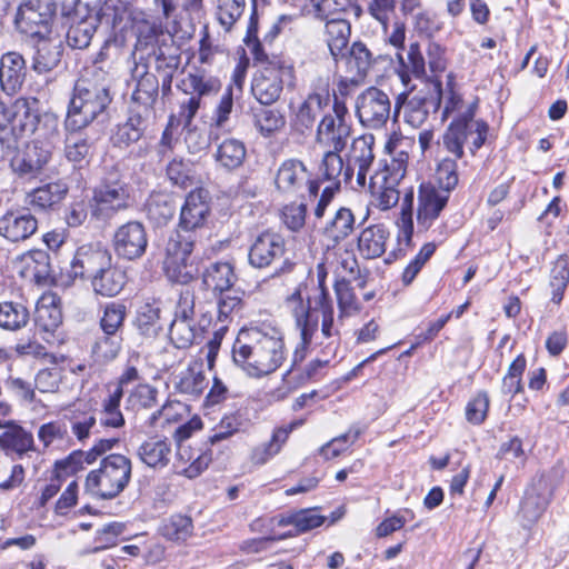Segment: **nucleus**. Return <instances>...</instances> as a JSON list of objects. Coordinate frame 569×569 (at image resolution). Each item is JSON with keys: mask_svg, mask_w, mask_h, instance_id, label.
I'll use <instances>...</instances> for the list:
<instances>
[{"mask_svg": "<svg viewBox=\"0 0 569 569\" xmlns=\"http://www.w3.org/2000/svg\"><path fill=\"white\" fill-rule=\"evenodd\" d=\"M232 359L252 378L276 372L287 359L282 331L271 325L241 329L232 347Z\"/></svg>", "mask_w": 569, "mask_h": 569, "instance_id": "nucleus-1", "label": "nucleus"}, {"mask_svg": "<svg viewBox=\"0 0 569 569\" xmlns=\"http://www.w3.org/2000/svg\"><path fill=\"white\" fill-rule=\"evenodd\" d=\"M110 86L102 72L80 78L73 88L64 128L82 130L103 114L111 103Z\"/></svg>", "mask_w": 569, "mask_h": 569, "instance_id": "nucleus-2", "label": "nucleus"}, {"mask_svg": "<svg viewBox=\"0 0 569 569\" xmlns=\"http://www.w3.org/2000/svg\"><path fill=\"white\" fill-rule=\"evenodd\" d=\"M251 53L256 62L263 64L256 72L251 83V92L261 104L274 103L280 98L284 86L289 89L296 87L292 63L276 56L269 57L261 43H256Z\"/></svg>", "mask_w": 569, "mask_h": 569, "instance_id": "nucleus-3", "label": "nucleus"}, {"mask_svg": "<svg viewBox=\"0 0 569 569\" xmlns=\"http://www.w3.org/2000/svg\"><path fill=\"white\" fill-rule=\"evenodd\" d=\"M37 137L10 159V168L21 179H34L50 162L53 138L58 134V122L51 116L37 121Z\"/></svg>", "mask_w": 569, "mask_h": 569, "instance_id": "nucleus-4", "label": "nucleus"}, {"mask_svg": "<svg viewBox=\"0 0 569 569\" xmlns=\"http://www.w3.org/2000/svg\"><path fill=\"white\" fill-rule=\"evenodd\" d=\"M478 103H469L465 111L455 117L442 134L443 148L457 159L463 157V147L475 154L488 136L489 127L483 120H475Z\"/></svg>", "mask_w": 569, "mask_h": 569, "instance_id": "nucleus-5", "label": "nucleus"}, {"mask_svg": "<svg viewBox=\"0 0 569 569\" xmlns=\"http://www.w3.org/2000/svg\"><path fill=\"white\" fill-rule=\"evenodd\" d=\"M131 473L132 462L127 456L110 453L101 460L98 469L88 473L84 487L100 499H113L127 488Z\"/></svg>", "mask_w": 569, "mask_h": 569, "instance_id": "nucleus-6", "label": "nucleus"}, {"mask_svg": "<svg viewBox=\"0 0 569 569\" xmlns=\"http://www.w3.org/2000/svg\"><path fill=\"white\" fill-rule=\"evenodd\" d=\"M197 241L198 233L179 227L170 234L166 244L163 270L171 282L187 284L194 279L197 268L190 257Z\"/></svg>", "mask_w": 569, "mask_h": 569, "instance_id": "nucleus-7", "label": "nucleus"}, {"mask_svg": "<svg viewBox=\"0 0 569 569\" xmlns=\"http://www.w3.org/2000/svg\"><path fill=\"white\" fill-rule=\"evenodd\" d=\"M408 153L385 160L382 168L370 177L371 203L381 211L393 208L400 198L399 186L406 177Z\"/></svg>", "mask_w": 569, "mask_h": 569, "instance_id": "nucleus-8", "label": "nucleus"}, {"mask_svg": "<svg viewBox=\"0 0 569 569\" xmlns=\"http://www.w3.org/2000/svg\"><path fill=\"white\" fill-rule=\"evenodd\" d=\"M289 301L297 303L292 311L300 309L307 311L310 318L316 320L317 328L319 327V318H321V337L326 340V343L320 341V345H325L329 352H336L340 345L341 333L339 321L335 320V309L329 292L321 291L320 296L308 297L305 303L300 290H296L289 297Z\"/></svg>", "mask_w": 569, "mask_h": 569, "instance_id": "nucleus-9", "label": "nucleus"}, {"mask_svg": "<svg viewBox=\"0 0 569 569\" xmlns=\"http://www.w3.org/2000/svg\"><path fill=\"white\" fill-rule=\"evenodd\" d=\"M131 206L129 183L116 176L104 178L92 191L89 202L91 217L107 221Z\"/></svg>", "mask_w": 569, "mask_h": 569, "instance_id": "nucleus-10", "label": "nucleus"}, {"mask_svg": "<svg viewBox=\"0 0 569 569\" xmlns=\"http://www.w3.org/2000/svg\"><path fill=\"white\" fill-rule=\"evenodd\" d=\"M349 111L343 99L333 94L332 110L325 113L318 123L316 143L325 149L342 151L351 136Z\"/></svg>", "mask_w": 569, "mask_h": 569, "instance_id": "nucleus-11", "label": "nucleus"}, {"mask_svg": "<svg viewBox=\"0 0 569 569\" xmlns=\"http://www.w3.org/2000/svg\"><path fill=\"white\" fill-rule=\"evenodd\" d=\"M220 81L203 70L196 69L188 72L177 84L184 94L190 96L179 107V120L183 126H190L201 107L203 97L217 93L220 90Z\"/></svg>", "mask_w": 569, "mask_h": 569, "instance_id": "nucleus-12", "label": "nucleus"}, {"mask_svg": "<svg viewBox=\"0 0 569 569\" xmlns=\"http://www.w3.org/2000/svg\"><path fill=\"white\" fill-rule=\"evenodd\" d=\"M38 116L30 112L27 103H14L0 99V143L7 149L16 148L17 134L37 130Z\"/></svg>", "mask_w": 569, "mask_h": 569, "instance_id": "nucleus-13", "label": "nucleus"}, {"mask_svg": "<svg viewBox=\"0 0 569 569\" xmlns=\"http://www.w3.org/2000/svg\"><path fill=\"white\" fill-rule=\"evenodd\" d=\"M56 13L52 0H26L16 16L18 30L31 38L51 34V23Z\"/></svg>", "mask_w": 569, "mask_h": 569, "instance_id": "nucleus-14", "label": "nucleus"}, {"mask_svg": "<svg viewBox=\"0 0 569 569\" xmlns=\"http://www.w3.org/2000/svg\"><path fill=\"white\" fill-rule=\"evenodd\" d=\"M392 103L388 93L369 87L356 100V114L363 127L381 129L390 119Z\"/></svg>", "mask_w": 569, "mask_h": 569, "instance_id": "nucleus-15", "label": "nucleus"}, {"mask_svg": "<svg viewBox=\"0 0 569 569\" xmlns=\"http://www.w3.org/2000/svg\"><path fill=\"white\" fill-rule=\"evenodd\" d=\"M274 183L282 194L293 197L298 196L306 187L309 193L317 196L319 184L310 179V173L301 160H284L278 168Z\"/></svg>", "mask_w": 569, "mask_h": 569, "instance_id": "nucleus-16", "label": "nucleus"}, {"mask_svg": "<svg viewBox=\"0 0 569 569\" xmlns=\"http://www.w3.org/2000/svg\"><path fill=\"white\" fill-rule=\"evenodd\" d=\"M114 253L124 260L141 258L148 247V233L140 221H128L118 227L112 237Z\"/></svg>", "mask_w": 569, "mask_h": 569, "instance_id": "nucleus-17", "label": "nucleus"}, {"mask_svg": "<svg viewBox=\"0 0 569 569\" xmlns=\"http://www.w3.org/2000/svg\"><path fill=\"white\" fill-rule=\"evenodd\" d=\"M286 252L284 238L276 231L264 230L252 239L248 259L253 268L263 269L282 259Z\"/></svg>", "mask_w": 569, "mask_h": 569, "instance_id": "nucleus-18", "label": "nucleus"}, {"mask_svg": "<svg viewBox=\"0 0 569 569\" xmlns=\"http://www.w3.org/2000/svg\"><path fill=\"white\" fill-rule=\"evenodd\" d=\"M552 497V488L546 476H540L525 491L518 516L525 528L532 526L546 511Z\"/></svg>", "mask_w": 569, "mask_h": 569, "instance_id": "nucleus-19", "label": "nucleus"}, {"mask_svg": "<svg viewBox=\"0 0 569 569\" xmlns=\"http://www.w3.org/2000/svg\"><path fill=\"white\" fill-rule=\"evenodd\" d=\"M210 214L209 192L203 188L190 191L181 207L179 228L196 232L201 229Z\"/></svg>", "mask_w": 569, "mask_h": 569, "instance_id": "nucleus-20", "label": "nucleus"}, {"mask_svg": "<svg viewBox=\"0 0 569 569\" xmlns=\"http://www.w3.org/2000/svg\"><path fill=\"white\" fill-rule=\"evenodd\" d=\"M112 260L111 253L100 247L84 244L77 249L71 261V273L74 277L92 279L99 271H103Z\"/></svg>", "mask_w": 569, "mask_h": 569, "instance_id": "nucleus-21", "label": "nucleus"}, {"mask_svg": "<svg viewBox=\"0 0 569 569\" xmlns=\"http://www.w3.org/2000/svg\"><path fill=\"white\" fill-rule=\"evenodd\" d=\"M372 147V136H361L352 141L348 166L345 171V182H349L353 171L357 170V183L365 187L367 173L375 160Z\"/></svg>", "mask_w": 569, "mask_h": 569, "instance_id": "nucleus-22", "label": "nucleus"}, {"mask_svg": "<svg viewBox=\"0 0 569 569\" xmlns=\"http://www.w3.org/2000/svg\"><path fill=\"white\" fill-rule=\"evenodd\" d=\"M37 230V218L26 209L10 210L0 217V234L11 242L27 240Z\"/></svg>", "mask_w": 569, "mask_h": 569, "instance_id": "nucleus-23", "label": "nucleus"}, {"mask_svg": "<svg viewBox=\"0 0 569 569\" xmlns=\"http://www.w3.org/2000/svg\"><path fill=\"white\" fill-rule=\"evenodd\" d=\"M448 200L447 191H440L432 183H421L418 193V224L429 228L438 219Z\"/></svg>", "mask_w": 569, "mask_h": 569, "instance_id": "nucleus-24", "label": "nucleus"}, {"mask_svg": "<svg viewBox=\"0 0 569 569\" xmlns=\"http://www.w3.org/2000/svg\"><path fill=\"white\" fill-rule=\"evenodd\" d=\"M329 101L328 92L309 93L299 104L295 113V118L292 120L295 130L302 134L311 132L317 119L323 113Z\"/></svg>", "mask_w": 569, "mask_h": 569, "instance_id": "nucleus-25", "label": "nucleus"}, {"mask_svg": "<svg viewBox=\"0 0 569 569\" xmlns=\"http://www.w3.org/2000/svg\"><path fill=\"white\" fill-rule=\"evenodd\" d=\"M133 78L137 83L131 99L146 113H150L158 98L159 80L156 74L147 70L146 66H136Z\"/></svg>", "mask_w": 569, "mask_h": 569, "instance_id": "nucleus-26", "label": "nucleus"}, {"mask_svg": "<svg viewBox=\"0 0 569 569\" xmlns=\"http://www.w3.org/2000/svg\"><path fill=\"white\" fill-rule=\"evenodd\" d=\"M68 191L69 187L62 180L49 182L28 192L26 203L38 211L53 210L64 200Z\"/></svg>", "mask_w": 569, "mask_h": 569, "instance_id": "nucleus-27", "label": "nucleus"}, {"mask_svg": "<svg viewBox=\"0 0 569 569\" xmlns=\"http://www.w3.org/2000/svg\"><path fill=\"white\" fill-rule=\"evenodd\" d=\"M36 52L32 61V69L38 73H47L54 69L60 62L62 54L61 41L52 38L50 34L46 37H36Z\"/></svg>", "mask_w": 569, "mask_h": 569, "instance_id": "nucleus-28", "label": "nucleus"}, {"mask_svg": "<svg viewBox=\"0 0 569 569\" xmlns=\"http://www.w3.org/2000/svg\"><path fill=\"white\" fill-rule=\"evenodd\" d=\"M59 299L56 295H43L36 307L34 323L38 331L53 335L62 323V312L58 305Z\"/></svg>", "mask_w": 569, "mask_h": 569, "instance_id": "nucleus-29", "label": "nucleus"}, {"mask_svg": "<svg viewBox=\"0 0 569 569\" xmlns=\"http://www.w3.org/2000/svg\"><path fill=\"white\" fill-rule=\"evenodd\" d=\"M24 59L20 53L8 52L0 61V86L7 94L16 93L23 83Z\"/></svg>", "mask_w": 569, "mask_h": 569, "instance_id": "nucleus-30", "label": "nucleus"}, {"mask_svg": "<svg viewBox=\"0 0 569 569\" xmlns=\"http://www.w3.org/2000/svg\"><path fill=\"white\" fill-rule=\"evenodd\" d=\"M234 280L233 268L228 262H213L203 270L201 276L203 289L211 291L213 296L232 290Z\"/></svg>", "mask_w": 569, "mask_h": 569, "instance_id": "nucleus-31", "label": "nucleus"}, {"mask_svg": "<svg viewBox=\"0 0 569 569\" xmlns=\"http://www.w3.org/2000/svg\"><path fill=\"white\" fill-rule=\"evenodd\" d=\"M127 282V274L124 270L112 264V260L103 271H99L90 283L96 295L112 298L118 296Z\"/></svg>", "mask_w": 569, "mask_h": 569, "instance_id": "nucleus-32", "label": "nucleus"}, {"mask_svg": "<svg viewBox=\"0 0 569 569\" xmlns=\"http://www.w3.org/2000/svg\"><path fill=\"white\" fill-rule=\"evenodd\" d=\"M390 232L386 226L372 224L365 228L358 237V250L366 259H376L386 252Z\"/></svg>", "mask_w": 569, "mask_h": 569, "instance_id": "nucleus-33", "label": "nucleus"}, {"mask_svg": "<svg viewBox=\"0 0 569 569\" xmlns=\"http://www.w3.org/2000/svg\"><path fill=\"white\" fill-rule=\"evenodd\" d=\"M295 327L299 331L300 342L297 345L292 355V366L289 372L293 371L307 357L312 337L317 331V322L310 318L307 311L302 309L292 311Z\"/></svg>", "mask_w": 569, "mask_h": 569, "instance_id": "nucleus-34", "label": "nucleus"}, {"mask_svg": "<svg viewBox=\"0 0 569 569\" xmlns=\"http://www.w3.org/2000/svg\"><path fill=\"white\" fill-rule=\"evenodd\" d=\"M170 455V442L157 437L144 440L137 449L140 461L152 469H162L168 466Z\"/></svg>", "mask_w": 569, "mask_h": 569, "instance_id": "nucleus-35", "label": "nucleus"}, {"mask_svg": "<svg viewBox=\"0 0 569 569\" xmlns=\"http://www.w3.org/2000/svg\"><path fill=\"white\" fill-rule=\"evenodd\" d=\"M211 462V455L208 452H194L190 447L179 445L174 467L179 475L189 479L201 475Z\"/></svg>", "mask_w": 569, "mask_h": 569, "instance_id": "nucleus-36", "label": "nucleus"}, {"mask_svg": "<svg viewBox=\"0 0 569 569\" xmlns=\"http://www.w3.org/2000/svg\"><path fill=\"white\" fill-rule=\"evenodd\" d=\"M64 156L74 167L82 168L89 163L92 153V142L82 130L66 129Z\"/></svg>", "mask_w": 569, "mask_h": 569, "instance_id": "nucleus-37", "label": "nucleus"}, {"mask_svg": "<svg viewBox=\"0 0 569 569\" xmlns=\"http://www.w3.org/2000/svg\"><path fill=\"white\" fill-rule=\"evenodd\" d=\"M0 448L7 453L13 452L22 457L28 451L34 450L33 436L21 426L10 421L6 431L0 435Z\"/></svg>", "mask_w": 569, "mask_h": 569, "instance_id": "nucleus-38", "label": "nucleus"}, {"mask_svg": "<svg viewBox=\"0 0 569 569\" xmlns=\"http://www.w3.org/2000/svg\"><path fill=\"white\" fill-rule=\"evenodd\" d=\"M325 519L326 518L323 516L318 513L317 509H301L295 512L282 515L278 519V526H293L295 531H289L288 533L281 536L280 539L286 537H293L298 533H303L318 528L325 522Z\"/></svg>", "mask_w": 569, "mask_h": 569, "instance_id": "nucleus-39", "label": "nucleus"}, {"mask_svg": "<svg viewBox=\"0 0 569 569\" xmlns=\"http://www.w3.org/2000/svg\"><path fill=\"white\" fill-rule=\"evenodd\" d=\"M100 23L98 13L90 12L80 20L73 21L67 32V42L73 49L89 47Z\"/></svg>", "mask_w": 569, "mask_h": 569, "instance_id": "nucleus-40", "label": "nucleus"}, {"mask_svg": "<svg viewBox=\"0 0 569 569\" xmlns=\"http://www.w3.org/2000/svg\"><path fill=\"white\" fill-rule=\"evenodd\" d=\"M246 156L244 143L236 138H228L218 144L214 159L220 168L231 171L243 164Z\"/></svg>", "mask_w": 569, "mask_h": 569, "instance_id": "nucleus-41", "label": "nucleus"}, {"mask_svg": "<svg viewBox=\"0 0 569 569\" xmlns=\"http://www.w3.org/2000/svg\"><path fill=\"white\" fill-rule=\"evenodd\" d=\"M413 201H415V192L413 188L410 187L403 193L402 203H401V212L400 218L398 220V244L399 252L405 256L406 250L411 247L412 233H413Z\"/></svg>", "mask_w": 569, "mask_h": 569, "instance_id": "nucleus-42", "label": "nucleus"}, {"mask_svg": "<svg viewBox=\"0 0 569 569\" xmlns=\"http://www.w3.org/2000/svg\"><path fill=\"white\" fill-rule=\"evenodd\" d=\"M397 58L400 64L398 74L405 86L409 84L411 77L421 79L426 76L425 58L417 42L409 46L406 59L401 52L397 53Z\"/></svg>", "mask_w": 569, "mask_h": 569, "instance_id": "nucleus-43", "label": "nucleus"}, {"mask_svg": "<svg viewBox=\"0 0 569 569\" xmlns=\"http://www.w3.org/2000/svg\"><path fill=\"white\" fill-rule=\"evenodd\" d=\"M351 32L350 23L345 18H333L326 22V41L335 60L343 56Z\"/></svg>", "mask_w": 569, "mask_h": 569, "instance_id": "nucleus-44", "label": "nucleus"}, {"mask_svg": "<svg viewBox=\"0 0 569 569\" xmlns=\"http://www.w3.org/2000/svg\"><path fill=\"white\" fill-rule=\"evenodd\" d=\"M30 320L27 306L17 301L0 302V328L7 331H18L24 328Z\"/></svg>", "mask_w": 569, "mask_h": 569, "instance_id": "nucleus-45", "label": "nucleus"}, {"mask_svg": "<svg viewBox=\"0 0 569 569\" xmlns=\"http://www.w3.org/2000/svg\"><path fill=\"white\" fill-rule=\"evenodd\" d=\"M146 130V120L142 114L133 113L126 122L119 124L112 137L113 144L120 148H127L138 142Z\"/></svg>", "mask_w": 569, "mask_h": 569, "instance_id": "nucleus-46", "label": "nucleus"}, {"mask_svg": "<svg viewBox=\"0 0 569 569\" xmlns=\"http://www.w3.org/2000/svg\"><path fill=\"white\" fill-rule=\"evenodd\" d=\"M435 87L438 92V99L437 102H435V107L439 108L440 103L443 102V108L441 111V121H446L452 114H456L457 117L459 116V113L466 110L468 104H465L461 94H459L455 90L452 76H448L447 88L443 93L441 89V83L439 81L435 83Z\"/></svg>", "mask_w": 569, "mask_h": 569, "instance_id": "nucleus-47", "label": "nucleus"}, {"mask_svg": "<svg viewBox=\"0 0 569 569\" xmlns=\"http://www.w3.org/2000/svg\"><path fill=\"white\" fill-rule=\"evenodd\" d=\"M355 229V216L350 209L341 207L338 209L331 218L325 229L323 234L332 240L335 243H338L346 239L348 236L352 233Z\"/></svg>", "mask_w": 569, "mask_h": 569, "instance_id": "nucleus-48", "label": "nucleus"}, {"mask_svg": "<svg viewBox=\"0 0 569 569\" xmlns=\"http://www.w3.org/2000/svg\"><path fill=\"white\" fill-rule=\"evenodd\" d=\"M123 391L114 389L102 400L99 415L100 425L106 428H121L124 426V417L120 410Z\"/></svg>", "mask_w": 569, "mask_h": 569, "instance_id": "nucleus-49", "label": "nucleus"}, {"mask_svg": "<svg viewBox=\"0 0 569 569\" xmlns=\"http://www.w3.org/2000/svg\"><path fill=\"white\" fill-rule=\"evenodd\" d=\"M161 309L157 302H146L139 307L136 316V327L146 337H156L162 329L160 325Z\"/></svg>", "mask_w": 569, "mask_h": 569, "instance_id": "nucleus-50", "label": "nucleus"}, {"mask_svg": "<svg viewBox=\"0 0 569 569\" xmlns=\"http://www.w3.org/2000/svg\"><path fill=\"white\" fill-rule=\"evenodd\" d=\"M340 152L327 149L319 167L320 178L330 182L329 187H335L336 189H340L341 178L345 180L346 171Z\"/></svg>", "mask_w": 569, "mask_h": 569, "instance_id": "nucleus-51", "label": "nucleus"}, {"mask_svg": "<svg viewBox=\"0 0 569 569\" xmlns=\"http://www.w3.org/2000/svg\"><path fill=\"white\" fill-rule=\"evenodd\" d=\"M233 109V89L229 86L213 110L210 122V137H219L220 131H229L228 122Z\"/></svg>", "mask_w": 569, "mask_h": 569, "instance_id": "nucleus-52", "label": "nucleus"}, {"mask_svg": "<svg viewBox=\"0 0 569 569\" xmlns=\"http://www.w3.org/2000/svg\"><path fill=\"white\" fill-rule=\"evenodd\" d=\"M127 317V307L122 302H108L102 310L100 328L106 336H117L123 328Z\"/></svg>", "mask_w": 569, "mask_h": 569, "instance_id": "nucleus-53", "label": "nucleus"}, {"mask_svg": "<svg viewBox=\"0 0 569 569\" xmlns=\"http://www.w3.org/2000/svg\"><path fill=\"white\" fill-rule=\"evenodd\" d=\"M160 531L168 540L183 542L192 536V519L180 513L172 515L163 521Z\"/></svg>", "mask_w": 569, "mask_h": 569, "instance_id": "nucleus-54", "label": "nucleus"}, {"mask_svg": "<svg viewBox=\"0 0 569 569\" xmlns=\"http://www.w3.org/2000/svg\"><path fill=\"white\" fill-rule=\"evenodd\" d=\"M204 375L197 367H189L177 376L176 389L192 397L200 396L207 387Z\"/></svg>", "mask_w": 569, "mask_h": 569, "instance_id": "nucleus-55", "label": "nucleus"}, {"mask_svg": "<svg viewBox=\"0 0 569 569\" xmlns=\"http://www.w3.org/2000/svg\"><path fill=\"white\" fill-rule=\"evenodd\" d=\"M67 418L70 423L71 432L80 442L89 439L91 430L97 425V416L92 409H74Z\"/></svg>", "mask_w": 569, "mask_h": 569, "instance_id": "nucleus-56", "label": "nucleus"}, {"mask_svg": "<svg viewBox=\"0 0 569 569\" xmlns=\"http://www.w3.org/2000/svg\"><path fill=\"white\" fill-rule=\"evenodd\" d=\"M316 14L321 20H330L333 18H343V16L355 9L357 14L360 8L353 4L352 0H311Z\"/></svg>", "mask_w": 569, "mask_h": 569, "instance_id": "nucleus-57", "label": "nucleus"}, {"mask_svg": "<svg viewBox=\"0 0 569 569\" xmlns=\"http://www.w3.org/2000/svg\"><path fill=\"white\" fill-rule=\"evenodd\" d=\"M199 333L194 320L173 319L169 329L170 340L179 349L191 346Z\"/></svg>", "mask_w": 569, "mask_h": 569, "instance_id": "nucleus-58", "label": "nucleus"}, {"mask_svg": "<svg viewBox=\"0 0 569 569\" xmlns=\"http://www.w3.org/2000/svg\"><path fill=\"white\" fill-rule=\"evenodd\" d=\"M335 292L339 307V320L360 311V302L349 281L345 279L337 280L335 283Z\"/></svg>", "mask_w": 569, "mask_h": 569, "instance_id": "nucleus-59", "label": "nucleus"}, {"mask_svg": "<svg viewBox=\"0 0 569 569\" xmlns=\"http://www.w3.org/2000/svg\"><path fill=\"white\" fill-rule=\"evenodd\" d=\"M246 8V0H218L217 19L220 26L230 31L240 19Z\"/></svg>", "mask_w": 569, "mask_h": 569, "instance_id": "nucleus-60", "label": "nucleus"}, {"mask_svg": "<svg viewBox=\"0 0 569 569\" xmlns=\"http://www.w3.org/2000/svg\"><path fill=\"white\" fill-rule=\"evenodd\" d=\"M527 361L523 355H519L509 366L507 375L502 379L501 392L513 397L522 391V373L525 372Z\"/></svg>", "mask_w": 569, "mask_h": 569, "instance_id": "nucleus-61", "label": "nucleus"}, {"mask_svg": "<svg viewBox=\"0 0 569 569\" xmlns=\"http://www.w3.org/2000/svg\"><path fill=\"white\" fill-rule=\"evenodd\" d=\"M216 297L218 298V322H231L242 309V297L233 289Z\"/></svg>", "mask_w": 569, "mask_h": 569, "instance_id": "nucleus-62", "label": "nucleus"}, {"mask_svg": "<svg viewBox=\"0 0 569 569\" xmlns=\"http://www.w3.org/2000/svg\"><path fill=\"white\" fill-rule=\"evenodd\" d=\"M372 63V56L362 42H355L347 59L348 69L355 77L363 78Z\"/></svg>", "mask_w": 569, "mask_h": 569, "instance_id": "nucleus-63", "label": "nucleus"}, {"mask_svg": "<svg viewBox=\"0 0 569 569\" xmlns=\"http://www.w3.org/2000/svg\"><path fill=\"white\" fill-rule=\"evenodd\" d=\"M430 107H435V102L426 98L413 96L407 103L405 111V120L413 128H420L429 117Z\"/></svg>", "mask_w": 569, "mask_h": 569, "instance_id": "nucleus-64", "label": "nucleus"}]
</instances>
